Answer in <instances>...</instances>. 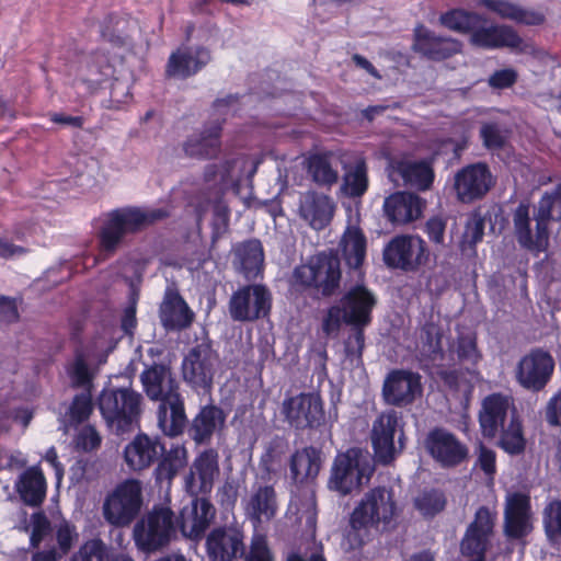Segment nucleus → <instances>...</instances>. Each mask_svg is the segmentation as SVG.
<instances>
[{
	"mask_svg": "<svg viewBox=\"0 0 561 561\" xmlns=\"http://www.w3.org/2000/svg\"><path fill=\"white\" fill-rule=\"evenodd\" d=\"M377 305L376 296L364 285L352 286L340 299L331 306L323 320L322 331L331 335L340 331L342 323L352 328L345 342L347 357L360 359L365 347V329L373 322V310Z\"/></svg>",
	"mask_w": 561,
	"mask_h": 561,
	"instance_id": "f257e3e1",
	"label": "nucleus"
},
{
	"mask_svg": "<svg viewBox=\"0 0 561 561\" xmlns=\"http://www.w3.org/2000/svg\"><path fill=\"white\" fill-rule=\"evenodd\" d=\"M399 508L394 492L387 486H375L365 493L350 516L346 539L353 549H359L371 539V529L390 530L394 527Z\"/></svg>",
	"mask_w": 561,
	"mask_h": 561,
	"instance_id": "f03ea898",
	"label": "nucleus"
},
{
	"mask_svg": "<svg viewBox=\"0 0 561 561\" xmlns=\"http://www.w3.org/2000/svg\"><path fill=\"white\" fill-rule=\"evenodd\" d=\"M169 216L167 208L126 206L111 210L98 234L100 252L113 255L126 234L139 232Z\"/></svg>",
	"mask_w": 561,
	"mask_h": 561,
	"instance_id": "7ed1b4c3",
	"label": "nucleus"
},
{
	"mask_svg": "<svg viewBox=\"0 0 561 561\" xmlns=\"http://www.w3.org/2000/svg\"><path fill=\"white\" fill-rule=\"evenodd\" d=\"M293 278L302 289H312L320 297L329 298L340 289L341 260L334 250L320 251L311 255L307 263L295 267Z\"/></svg>",
	"mask_w": 561,
	"mask_h": 561,
	"instance_id": "20e7f679",
	"label": "nucleus"
},
{
	"mask_svg": "<svg viewBox=\"0 0 561 561\" xmlns=\"http://www.w3.org/2000/svg\"><path fill=\"white\" fill-rule=\"evenodd\" d=\"M142 506V482L136 478H127L106 492L102 504V515L110 526L127 528L137 520Z\"/></svg>",
	"mask_w": 561,
	"mask_h": 561,
	"instance_id": "39448f33",
	"label": "nucleus"
},
{
	"mask_svg": "<svg viewBox=\"0 0 561 561\" xmlns=\"http://www.w3.org/2000/svg\"><path fill=\"white\" fill-rule=\"evenodd\" d=\"M142 396L130 387L104 388L98 398V408L108 426L117 434L131 430L141 414Z\"/></svg>",
	"mask_w": 561,
	"mask_h": 561,
	"instance_id": "423d86ee",
	"label": "nucleus"
},
{
	"mask_svg": "<svg viewBox=\"0 0 561 561\" xmlns=\"http://www.w3.org/2000/svg\"><path fill=\"white\" fill-rule=\"evenodd\" d=\"M374 468L370 460L358 447H351L335 456L328 488L342 496L362 489L370 480Z\"/></svg>",
	"mask_w": 561,
	"mask_h": 561,
	"instance_id": "0eeeda50",
	"label": "nucleus"
},
{
	"mask_svg": "<svg viewBox=\"0 0 561 561\" xmlns=\"http://www.w3.org/2000/svg\"><path fill=\"white\" fill-rule=\"evenodd\" d=\"M176 533L175 515L163 505H153L145 516L138 519L133 529L136 547L146 553L167 547Z\"/></svg>",
	"mask_w": 561,
	"mask_h": 561,
	"instance_id": "6e6552de",
	"label": "nucleus"
},
{
	"mask_svg": "<svg viewBox=\"0 0 561 561\" xmlns=\"http://www.w3.org/2000/svg\"><path fill=\"white\" fill-rule=\"evenodd\" d=\"M283 421L302 433L320 431L325 425L324 402L319 392H300L286 397L280 404Z\"/></svg>",
	"mask_w": 561,
	"mask_h": 561,
	"instance_id": "1a4fd4ad",
	"label": "nucleus"
},
{
	"mask_svg": "<svg viewBox=\"0 0 561 561\" xmlns=\"http://www.w3.org/2000/svg\"><path fill=\"white\" fill-rule=\"evenodd\" d=\"M551 202L540 198L535 213L536 233L533 236L529 216V205L520 203L513 214L514 231L519 245L537 253L545 252L549 245Z\"/></svg>",
	"mask_w": 561,
	"mask_h": 561,
	"instance_id": "9d476101",
	"label": "nucleus"
},
{
	"mask_svg": "<svg viewBox=\"0 0 561 561\" xmlns=\"http://www.w3.org/2000/svg\"><path fill=\"white\" fill-rule=\"evenodd\" d=\"M496 512L485 505L477 508L459 542V556L465 561H485L495 533Z\"/></svg>",
	"mask_w": 561,
	"mask_h": 561,
	"instance_id": "9b49d317",
	"label": "nucleus"
},
{
	"mask_svg": "<svg viewBox=\"0 0 561 561\" xmlns=\"http://www.w3.org/2000/svg\"><path fill=\"white\" fill-rule=\"evenodd\" d=\"M430 249L423 238L416 234H399L385 247L382 259L393 270L417 272L430 261Z\"/></svg>",
	"mask_w": 561,
	"mask_h": 561,
	"instance_id": "f8f14e48",
	"label": "nucleus"
},
{
	"mask_svg": "<svg viewBox=\"0 0 561 561\" xmlns=\"http://www.w3.org/2000/svg\"><path fill=\"white\" fill-rule=\"evenodd\" d=\"M273 297L263 284H248L232 293L228 302L230 318L238 322H255L270 316Z\"/></svg>",
	"mask_w": 561,
	"mask_h": 561,
	"instance_id": "ddd939ff",
	"label": "nucleus"
},
{
	"mask_svg": "<svg viewBox=\"0 0 561 561\" xmlns=\"http://www.w3.org/2000/svg\"><path fill=\"white\" fill-rule=\"evenodd\" d=\"M217 358L210 342H202L193 346L182 362L184 381L196 391L210 390Z\"/></svg>",
	"mask_w": 561,
	"mask_h": 561,
	"instance_id": "4468645a",
	"label": "nucleus"
},
{
	"mask_svg": "<svg viewBox=\"0 0 561 561\" xmlns=\"http://www.w3.org/2000/svg\"><path fill=\"white\" fill-rule=\"evenodd\" d=\"M428 455L442 468H456L469 460V447L456 434L444 428L434 427L425 437Z\"/></svg>",
	"mask_w": 561,
	"mask_h": 561,
	"instance_id": "2eb2a0df",
	"label": "nucleus"
},
{
	"mask_svg": "<svg viewBox=\"0 0 561 561\" xmlns=\"http://www.w3.org/2000/svg\"><path fill=\"white\" fill-rule=\"evenodd\" d=\"M514 413H516V409L511 396L502 392H492L485 396L478 411L481 436L486 440L496 438Z\"/></svg>",
	"mask_w": 561,
	"mask_h": 561,
	"instance_id": "dca6fc26",
	"label": "nucleus"
},
{
	"mask_svg": "<svg viewBox=\"0 0 561 561\" xmlns=\"http://www.w3.org/2000/svg\"><path fill=\"white\" fill-rule=\"evenodd\" d=\"M553 370L554 360L550 353L535 348L518 362L516 379L523 388L538 392L550 381Z\"/></svg>",
	"mask_w": 561,
	"mask_h": 561,
	"instance_id": "f3484780",
	"label": "nucleus"
},
{
	"mask_svg": "<svg viewBox=\"0 0 561 561\" xmlns=\"http://www.w3.org/2000/svg\"><path fill=\"white\" fill-rule=\"evenodd\" d=\"M215 516L216 508L213 503L206 497L195 495L188 504L181 508L175 518V526L183 537L198 541L205 536Z\"/></svg>",
	"mask_w": 561,
	"mask_h": 561,
	"instance_id": "a211bd4d",
	"label": "nucleus"
},
{
	"mask_svg": "<svg viewBox=\"0 0 561 561\" xmlns=\"http://www.w3.org/2000/svg\"><path fill=\"white\" fill-rule=\"evenodd\" d=\"M533 531L531 502L526 493L514 492L506 496L503 534L508 541L523 540Z\"/></svg>",
	"mask_w": 561,
	"mask_h": 561,
	"instance_id": "6ab92c4d",
	"label": "nucleus"
},
{
	"mask_svg": "<svg viewBox=\"0 0 561 561\" xmlns=\"http://www.w3.org/2000/svg\"><path fill=\"white\" fill-rule=\"evenodd\" d=\"M421 392V376L407 369H392L382 385L383 401L398 408L412 404Z\"/></svg>",
	"mask_w": 561,
	"mask_h": 561,
	"instance_id": "aec40b11",
	"label": "nucleus"
},
{
	"mask_svg": "<svg viewBox=\"0 0 561 561\" xmlns=\"http://www.w3.org/2000/svg\"><path fill=\"white\" fill-rule=\"evenodd\" d=\"M399 427V415L394 410L380 413L370 432L375 458L381 465H390L397 456L394 436Z\"/></svg>",
	"mask_w": 561,
	"mask_h": 561,
	"instance_id": "412c9836",
	"label": "nucleus"
},
{
	"mask_svg": "<svg viewBox=\"0 0 561 561\" xmlns=\"http://www.w3.org/2000/svg\"><path fill=\"white\" fill-rule=\"evenodd\" d=\"M139 379L145 394L153 402H162L181 393L180 383L171 367L167 364L153 363L146 366Z\"/></svg>",
	"mask_w": 561,
	"mask_h": 561,
	"instance_id": "4be33fe9",
	"label": "nucleus"
},
{
	"mask_svg": "<svg viewBox=\"0 0 561 561\" xmlns=\"http://www.w3.org/2000/svg\"><path fill=\"white\" fill-rule=\"evenodd\" d=\"M244 534L236 526L214 528L206 539V548L213 561H232L245 553Z\"/></svg>",
	"mask_w": 561,
	"mask_h": 561,
	"instance_id": "5701e85b",
	"label": "nucleus"
},
{
	"mask_svg": "<svg viewBox=\"0 0 561 561\" xmlns=\"http://www.w3.org/2000/svg\"><path fill=\"white\" fill-rule=\"evenodd\" d=\"M219 474V455L214 448L198 454L185 477V488L193 495L211 492L216 476Z\"/></svg>",
	"mask_w": 561,
	"mask_h": 561,
	"instance_id": "b1692460",
	"label": "nucleus"
},
{
	"mask_svg": "<svg viewBox=\"0 0 561 561\" xmlns=\"http://www.w3.org/2000/svg\"><path fill=\"white\" fill-rule=\"evenodd\" d=\"M160 323L168 332H181L188 329L195 313L178 289L167 288L159 308Z\"/></svg>",
	"mask_w": 561,
	"mask_h": 561,
	"instance_id": "393cba45",
	"label": "nucleus"
},
{
	"mask_svg": "<svg viewBox=\"0 0 561 561\" xmlns=\"http://www.w3.org/2000/svg\"><path fill=\"white\" fill-rule=\"evenodd\" d=\"M226 419L220 407L213 403L202 405L190 421L187 435L196 445H208L214 434L224 428Z\"/></svg>",
	"mask_w": 561,
	"mask_h": 561,
	"instance_id": "a878e982",
	"label": "nucleus"
},
{
	"mask_svg": "<svg viewBox=\"0 0 561 561\" xmlns=\"http://www.w3.org/2000/svg\"><path fill=\"white\" fill-rule=\"evenodd\" d=\"M164 451V444L159 436L151 437L145 433H138L124 449V459L134 471H140L153 465Z\"/></svg>",
	"mask_w": 561,
	"mask_h": 561,
	"instance_id": "bb28decb",
	"label": "nucleus"
},
{
	"mask_svg": "<svg viewBox=\"0 0 561 561\" xmlns=\"http://www.w3.org/2000/svg\"><path fill=\"white\" fill-rule=\"evenodd\" d=\"M470 32L472 45L482 48H518L523 39L518 34L506 25H485V20L479 15V21Z\"/></svg>",
	"mask_w": 561,
	"mask_h": 561,
	"instance_id": "cd10ccee",
	"label": "nucleus"
},
{
	"mask_svg": "<svg viewBox=\"0 0 561 561\" xmlns=\"http://www.w3.org/2000/svg\"><path fill=\"white\" fill-rule=\"evenodd\" d=\"M158 426L171 438L187 433L190 421L185 412V400L182 393L159 402L157 410Z\"/></svg>",
	"mask_w": 561,
	"mask_h": 561,
	"instance_id": "c85d7f7f",
	"label": "nucleus"
},
{
	"mask_svg": "<svg viewBox=\"0 0 561 561\" xmlns=\"http://www.w3.org/2000/svg\"><path fill=\"white\" fill-rule=\"evenodd\" d=\"M414 50L433 60H443L460 51L461 44L450 37L436 36L423 25L414 30Z\"/></svg>",
	"mask_w": 561,
	"mask_h": 561,
	"instance_id": "c756f323",
	"label": "nucleus"
},
{
	"mask_svg": "<svg viewBox=\"0 0 561 561\" xmlns=\"http://www.w3.org/2000/svg\"><path fill=\"white\" fill-rule=\"evenodd\" d=\"M334 209L332 199L322 193L309 191L300 198L299 214L314 230H322L330 225Z\"/></svg>",
	"mask_w": 561,
	"mask_h": 561,
	"instance_id": "7c9ffc66",
	"label": "nucleus"
},
{
	"mask_svg": "<svg viewBox=\"0 0 561 561\" xmlns=\"http://www.w3.org/2000/svg\"><path fill=\"white\" fill-rule=\"evenodd\" d=\"M210 61V53L203 48L183 47L172 53L167 65L169 77L185 79L197 73Z\"/></svg>",
	"mask_w": 561,
	"mask_h": 561,
	"instance_id": "2f4dec72",
	"label": "nucleus"
},
{
	"mask_svg": "<svg viewBox=\"0 0 561 561\" xmlns=\"http://www.w3.org/2000/svg\"><path fill=\"white\" fill-rule=\"evenodd\" d=\"M423 201L414 193L397 192L385 199L383 209L389 221L404 225L419 219L423 213Z\"/></svg>",
	"mask_w": 561,
	"mask_h": 561,
	"instance_id": "473e14b6",
	"label": "nucleus"
},
{
	"mask_svg": "<svg viewBox=\"0 0 561 561\" xmlns=\"http://www.w3.org/2000/svg\"><path fill=\"white\" fill-rule=\"evenodd\" d=\"M187 458V449L184 445L172 444L169 449L164 447L153 470L156 484L160 488L170 486L179 472L186 467Z\"/></svg>",
	"mask_w": 561,
	"mask_h": 561,
	"instance_id": "72a5a7b5",
	"label": "nucleus"
},
{
	"mask_svg": "<svg viewBox=\"0 0 561 561\" xmlns=\"http://www.w3.org/2000/svg\"><path fill=\"white\" fill-rule=\"evenodd\" d=\"M443 329L433 320L425 321L420 329V357L426 367L440 365L445 359Z\"/></svg>",
	"mask_w": 561,
	"mask_h": 561,
	"instance_id": "f704fd0d",
	"label": "nucleus"
},
{
	"mask_svg": "<svg viewBox=\"0 0 561 561\" xmlns=\"http://www.w3.org/2000/svg\"><path fill=\"white\" fill-rule=\"evenodd\" d=\"M219 123H214L199 133L191 135L183 144V150L191 158H214L220 150Z\"/></svg>",
	"mask_w": 561,
	"mask_h": 561,
	"instance_id": "c9c22d12",
	"label": "nucleus"
},
{
	"mask_svg": "<svg viewBox=\"0 0 561 561\" xmlns=\"http://www.w3.org/2000/svg\"><path fill=\"white\" fill-rule=\"evenodd\" d=\"M46 479L38 467L24 470L15 482L16 492L22 502L31 507L41 506L46 496Z\"/></svg>",
	"mask_w": 561,
	"mask_h": 561,
	"instance_id": "e433bc0d",
	"label": "nucleus"
},
{
	"mask_svg": "<svg viewBox=\"0 0 561 561\" xmlns=\"http://www.w3.org/2000/svg\"><path fill=\"white\" fill-rule=\"evenodd\" d=\"M322 466L321 451L314 446L296 450L290 457V474L293 480L304 482L318 477Z\"/></svg>",
	"mask_w": 561,
	"mask_h": 561,
	"instance_id": "4c0bfd02",
	"label": "nucleus"
},
{
	"mask_svg": "<svg viewBox=\"0 0 561 561\" xmlns=\"http://www.w3.org/2000/svg\"><path fill=\"white\" fill-rule=\"evenodd\" d=\"M341 253L348 268L358 270L363 266L367 239L359 227H347L340 242Z\"/></svg>",
	"mask_w": 561,
	"mask_h": 561,
	"instance_id": "58836bf2",
	"label": "nucleus"
},
{
	"mask_svg": "<svg viewBox=\"0 0 561 561\" xmlns=\"http://www.w3.org/2000/svg\"><path fill=\"white\" fill-rule=\"evenodd\" d=\"M277 496L273 485H259L250 495L247 503V513L254 520H262L265 518L270 520L275 517L277 513Z\"/></svg>",
	"mask_w": 561,
	"mask_h": 561,
	"instance_id": "ea45409f",
	"label": "nucleus"
},
{
	"mask_svg": "<svg viewBox=\"0 0 561 561\" xmlns=\"http://www.w3.org/2000/svg\"><path fill=\"white\" fill-rule=\"evenodd\" d=\"M241 271L248 280H255L263 272L264 250L259 239H249L236 250Z\"/></svg>",
	"mask_w": 561,
	"mask_h": 561,
	"instance_id": "a19ab883",
	"label": "nucleus"
},
{
	"mask_svg": "<svg viewBox=\"0 0 561 561\" xmlns=\"http://www.w3.org/2000/svg\"><path fill=\"white\" fill-rule=\"evenodd\" d=\"M496 446L511 456H518L525 453L527 440L524 435V426L519 416L511 415L507 425L497 435Z\"/></svg>",
	"mask_w": 561,
	"mask_h": 561,
	"instance_id": "79ce46f5",
	"label": "nucleus"
},
{
	"mask_svg": "<svg viewBox=\"0 0 561 561\" xmlns=\"http://www.w3.org/2000/svg\"><path fill=\"white\" fill-rule=\"evenodd\" d=\"M66 373L72 388L91 390L93 387L94 373L88 364V357L83 346H76L73 359L66 365Z\"/></svg>",
	"mask_w": 561,
	"mask_h": 561,
	"instance_id": "37998d69",
	"label": "nucleus"
},
{
	"mask_svg": "<svg viewBox=\"0 0 561 561\" xmlns=\"http://www.w3.org/2000/svg\"><path fill=\"white\" fill-rule=\"evenodd\" d=\"M495 178H455V190L462 203L482 198L495 184Z\"/></svg>",
	"mask_w": 561,
	"mask_h": 561,
	"instance_id": "c03bdc74",
	"label": "nucleus"
},
{
	"mask_svg": "<svg viewBox=\"0 0 561 561\" xmlns=\"http://www.w3.org/2000/svg\"><path fill=\"white\" fill-rule=\"evenodd\" d=\"M114 73L115 65L103 51H96L87 60L82 79L91 85H99L113 78Z\"/></svg>",
	"mask_w": 561,
	"mask_h": 561,
	"instance_id": "a18cd8bd",
	"label": "nucleus"
},
{
	"mask_svg": "<svg viewBox=\"0 0 561 561\" xmlns=\"http://www.w3.org/2000/svg\"><path fill=\"white\" fill-rule=\"evenodd\" d=\"M542 526L547 540L551 545L561 541V500H551L542 511Z\"/></svg>",
	"mask_w": 561,
	"mask_h": 561,
	"instance_id": "49530a36",
	"label": "nucleus"
},
{
	"mask_svg": "<svg viewBox=\"0 0 561 561\" xmlns=\"http://www.w3.org/2000/svg\"><path fill=\"white\" fill-rule=\"evenodd\" d=\"M445 493L438 489L424 490L414 500L415 508L425 517H434L446 507Z\"/></svg>",
	"mask_w": 561,
	"mask_h": 561,
	"instance_id": "de8ad7c7",
	"label": "nucleus"
},
{
	"mask_svg": "<svg viewBox=\"0 0 561 561\" xmlns=\"http://www.w3.org/2000/svg\"><path fill=\"white\" fill-rule=\"evenodd\" d=\"M511 136L510 129L496 122L482 124L480 127V137L483 146L492 151L504 149Z\"/></svg>",
	"mask_w": 561,
	"mask_h": 561,
	"instance_id": "09e8293b",
	"label": "nucleus"
},
{
	"mask_svg": "<svg viewBox=\"0 0 561 561\" xmlns=\"http://www.w3.org/2000/svg\"><path fill=\"white\" fill-rule=\"evenodd\" d=\"M332 154H311L302 156L294 160V168L302 167L309 175H337V171L332 170Z\"/></svg>",
	"mask_w": 561,
	"mask_h": 561,
	"instance_id": "8fccbe9b",
	"label": "nucleus"
},
{
	"mask_svg": "<svg viewBox=\"0 0 561 561\" xmlns=\"http://www.w3.org/2000/svg\"><path fill=\"white\" fill-rule=\"evenodd\" d=\"M442 25L449 30L470 33L476 23L479 21V14L467 12L465 10H453L439 18Z\"/></svg>",
	"mask_w": 561,
	"mask_h": 561,
	"instance_id": "3c124183",
	"label": "nucleus"
},
{
	"mask_svg": "<svg viewBox=\"0 0 561 561\" xmlns=\"http://www.w3.org/2000/svg\"><path fill=\"white\" fill-rule=\"evenodd\" d=\"M93 411L91 390H84L73 397L67 416L71 425H79L85 422Z\"/></svg>",
	"mask_w": 561,
	"mask_h": 561,
	"instance_id": "603ef678",
	"label": "nucleus"
},
{
	"mask_svg": "<svg viewBox=\"0 0 561 561\" xmlns=\"http://www.w3.org/2000/svg\"><path fill=\"white\" fill-rule=\"evenodd\" d=\"M474 453L472 469L482 471L486 480L493 481L497 472L496 453L481 440L474 445Z\"/></svg>",
	"mask_w": 561,
	"mask_h": 561,
	"instance_id": "864d4df0",
	"label": "nucleus"
},
{
	"mask_svg": "<svg viewBox=\"0 0 561 561\" xmlns=\"http://www.w3.org/2000/svg\"><path fill=\"white\" fill-rule=\"evenodd\" d=\"M286 447L287 443L282 438L276 437L272 439L260 458L261 470L268 476L275 473L280 465L282 455L285 453Z\"/></svg>",
	"mask_w": 561,
	"mask_h": 561,
	"instance_id": "5fc2aeb1",
	"label": "nucleus"
},
{
	"mask_svg": "<svg viewBox=\"0 0 561 561\" xmlns=\"http://www.w3.org/2000/svg\"><path fill=\"white\" fill-rule=\"evenodd\" d=\"M260 163V158L239 154L226 160L224 172L226 175H254Z\"/></svg>",
	"mask_w": 561,
	"mask_h": 561,
	"instance_id": "6e6d98bb",
	"label": "nucleus"
},
{
	"mask_svg": "<svg viewBox=\"0 0 561 561\" xmlns=\"http://www.w3.org/2000/svg\"><path fill=\"white\" fill-rule=\"evenodd\" d=\"M107 547L101 539L85 541L70 558V561H105Z\"/></svg>",
	"mask_w": 561,
	"mask_h": 561,
	"instance_id": "4d7b16f0",
	"label": "nucleus"
},
{
	"mask_svg": "<svg viewBox=\"0 0 561 561\" xmlns=\"http://www.w3.org/2000/svg\"><path fill=\"white\" fill-rule=\"evenodd\" d=\"M128 24L125 20L108 18V24L102 31V35L110 43L116 46H126L130 42V36L125 31V25Z\"/></svg>",
	"mask_w": 561,
	"mask_h": 561,
	"instance_id": "13d9d810",
	"label": "nucleus"
},
{
	"mask_svg": "<svg viewBox=\"0 0 561 561\" xmlns=\"http://www.w3.org/2000/svg\"><path fill=\"white\" fill-rule=\"evenodd\" d=\"M457 355L460 360L469 362L471 364H477L481 359L476 334H463L458 336Z\"/></svg>",
	"mask_w": 561,
	"mask_h": 561,
	"instance_id": "bf43d9fd",
	"label": "nucleus"
},
{
	"mask_svg": "<svg viewBox=\"0 0 561 561\" xmlns=\"http://www.w3.org/2000/svg\"><path fill=\"white\" fill-rule=\"evenodd\" d=\"M485 219L479 211H473L466 224L463 237L470 247L481 242L484 236Z\"/></svg>",
	"mask_w": 561,
	"mask_h": 561,
	"instance_id": "052dcab7",
	"label": "nucleus"
},
{
	"mask_svg": "<svg viewBox=\"0 0 561 561\" xmlns=\"http://www.w3.org/2000/svg\"><path fill=\"white\" fill-rule=\"evenodd\" d=\"M32 533L30 536V545L37 548L50 531V522L44 512H35L32 514Z\"/></svg>",
	"mask_w": 561,
	"mask_h": 561,
	"instance_id": "680f3d73",
	"label": "nucleus"
},
{
	"mask_svg": "<svg viewBox=\"0 0 561 561\" xmlns=\"http://www.w3.org/2000/svg\"><path fill=\"white\" fill-rule=\"evenodd\" d=\"M446 227L447 220L445 218L433 216L425 222L424 232L434 245L444 247Z\"/></svg>",
	"mask_w": 561,
	"mask_h": 561,
	"instance_id": "e2e57ef3",
	"label": "nucleus"
},
{
	"mask_svg": "<svg viewBox=\"0 0 561 561\" xmlns=\"http://www.w3.org/2000/svg\"><path fill=\"white\" fill-rule=\"evenodd\" d=\"M78 539V533L76 526L64 522L61 523L56 530V541L59 548V553L62 556L67 554L73 542Z\"/></svg>",
	"mask_w": 561,
	"mask_h": 561,
	"instance_id": "0e129e2a",
	"label": "nucleus"
},
{
	"mask_svg": "<svg viewBox=\"0 0 561 561\" xmlns=\"http://www.w3.org/2000/svg\"><path fill=\"white\" fill-rule=\"evenodd\" d=\"M230 211L227 207L216 206L211 221V242L216 243L229 229Z\"/></svg>",
	"mask_w": 561,
	"mask_h": 561,
	"instance_id": "69168bd1",
	"label": "nucleus"
},
{
	"mask_svg": "<svg viewBox=\"0 0 561 561\" xmlns=\"http://www.w3.org/2000/svg\"><path fill=\"white\" fill-rule=\"evenodd\" d=\"M101 445V436L92 426H85L80 431L76 438V446L78 449L90 453Z\"/></svg>",
	"mask_w": 561,
	"mask_h": 561,
	"instance_id": "338daca9",
	"label": "nucleus"
},
{
	"mask_svg": "<svg viewBox=\"0 0 561 561\" xmlns=\"http://www.w3.org/2000/svg\"><path fill=\"white\" fill-rule=\"evenodd\" d=\"M247 561H274L264 536H256L252 539Z\"/></svg>",
	"mask_w": 561,
	"mask_h": 561,
	"instance_id": "774afa93",
	"label": "nucleus"
}]
</instances>
